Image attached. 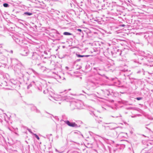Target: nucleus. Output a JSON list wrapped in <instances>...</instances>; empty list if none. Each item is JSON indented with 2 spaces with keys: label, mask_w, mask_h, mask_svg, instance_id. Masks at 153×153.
Masks as SVG:
<instances>
[{
  "label": "nucleus",
  "mask_w": 153,
  "mask_h": 153,
  "mask_svg": "<svg viewBox=\"0 0 153 153\" xmlns=\"http://www.w3.org/2000/svg\"><path fill=\"white\" fill-rule=\"evenodd\" d=\"M3 6L4 7H7L8 6V4L7 3H4L3 4Z\"/></svg>",
  "instance_id": "nucleus-5"
},
{
  "label": "nucleus",
  "mask_w": 153,
  "mask_h": 153,
  "mask_svg": "<svg viewBox=\"0 0 153 153\" xmlns=\"http://www.w3.org/2000/svg\"><path fill=\"white\" fill-rule=\"evenodd\" d=\"M77 30L79 31L80 32H81L82 31V30L81 29H77Z\"/></svg>",
  "instance_id": "nucleus-9"
},
{
  "label": "nucleus",
  "mask_w": 153,
  "mask_h": 153,
  "mask_svg": "<svg viewBox=\"0 0 153 153\" xmlns=\"http://www.w3.org/2000/svg\"><path fill=\"white\" fill-rule=\"evenodd\" d=\"M76 56L78 57H88L90 56V55H78V54H76Z\"/></svg>",
  "instance_id": "nucleus-2"
},
{
  "label": "nucleus",
  "mask_w": 153,
  "mask_h": 153,
  "mask_svg": "<svg viewBox=\"0 0 153 153\" xmlns=\"http://www.w3.org/2000/svg\"><path fill=\"white\" fill-rule=\"evenodd\" d=\"M25 14L28 16H30L32 14V13L28 12H25Z\"/></svg>",
  "instance_id": "nucleus-4"
},
{
  "label": "nucleus",
  "mask_w": 153,
  "mask_h": 153,
  "mask_svg": "<svg viewBox=\"0 0 153 153\" xmlns=\"http://www.w3.org/2000/svg\"><path fill=\"white\" fill-rule=\"evenodd\" d=\"M63 34L65 35H72V34L68 32H65L63 33Z\"/></svg>",
  "instance_id": "nucleus-3"
},
{
  "label": "nucleus",
  "mask_w": 153,
  "mask_h": 153,
  "mask_svg": "<svg viewBox=\"0 0 153 153\" xmlns=\"http://www.w3.org/2000/svg\"><path fill=\"white\" fill-rule=\"evenodd\" d=\"M120 27H124L125 26V25H124V24H123V25H120Z\"/></svg>",
  "instance_id": "nucleus-8"
},
{
  "label": "nucleus",
  "mask_w": 153,
  "mask_h": 153,
  "mask_svg": "<svg viewBox=\"0 0 153 153\" xmlns=\"http://www.w3.org/2000/svg\"><path fill=\"white\" fill-rule=\"evenodd\" d=\"M142 99V98H141V97H137V99L138 100H141Z\"/></svg>",
  "instance_id": "nucleus-7"
},
{
  "label": "nucleus",
  "mask_w": 153,
  "mask_h": 153,
  "mask_svg": "<svg viewBox=\"0 0 153 153\" xmlns=\"http://www.w3.org/2000/svg\"><path fill=\"white\" fill-rule=\"evenodd\" d=\"M65 123L69 126L72 127H77V125L75 123H70L69 121L65 122Z\"/></svg>",
  "instance_id": "nucleus-1"
},
{
  "label": "nucleus",
  "mask_w": 153,
  "mask_h": 153,
  "mask_svg": "<svg viewBox=\"0 0 153 153\" xmlns=\"http://www.w3.org/2000/svg\"><path fill=\"white\" fill-rule=\"evenodd\" d=\"M34 135L38 140H39V138L37 135H36V134H34Z\"/></svg>",
  "instance_id": "nucleus-6"
}]
</instances>
